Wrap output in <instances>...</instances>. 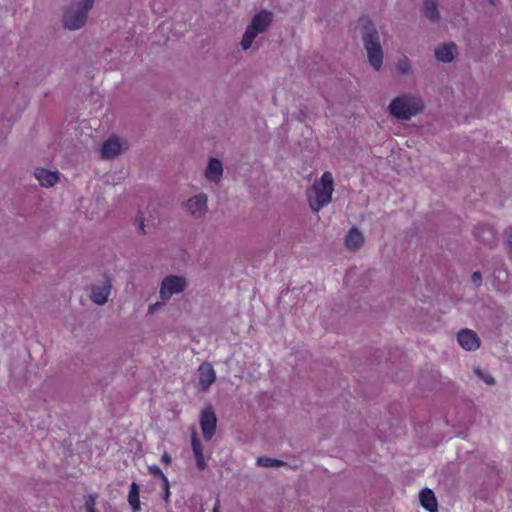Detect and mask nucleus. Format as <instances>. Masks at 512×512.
<instances>
[{"label": "nucleus", "instance_id": "f257e3e1", "mask_svg": "<svg viewBox=\"0 0 512 512\" xmlns=\"http://www.w3.org/2000/svg\"><path fill=\"white\" fill-rule=\"evenodd\" d=\"M424 100L417 93L404 92L394 97L388 105L391 116L398 120L409 121L424 110Z\"/></svg>", "mask_w": 512, "mask_h": 512}, {"label": "nucleus", "instance_id": "f03ea898", "mask_svg": "<svg viewBox=\"0 0 512 512\" xmlns=\"http://www.w3.org/2000/svg\"><path fill=\"white\" fill-rule=\"evenodd\" d=\"M333 190V176L330 172H324L320 180L315 181L307 190V198L311 209L317 212L329 204L331 202Z\"/></svg>", "mask_w": 512, "mask_h": 512}, {"label": "nucleus", "instance_id": "7ed1b4c3", "mask_svg": "<svg viewBox=\"0 0 512 512\" xmlns=\"http://www.w3.org/2000/svg\"><path fill=\"white\" fill-rule=\"evenodd\" d=\"M363 44L369 64L379 71L383 65V49L380 43V35L370 21L366 20L363 32Z\"/></svg>", "mask_w": 512, "mask_h": 512}, {"label": "nucleus", "instance_id": "20e7f679", "mask_svg": "<svg viewBox=\"0 0 512 512\" xmlns=\"http://www.w3.org/2000/svg\"><path fill=\"white\" fill-rule=\"evenodd\" d=\"M95 0H76L70 4L63 14V25L69 30L82 28L88 18V13Z\"/></svg>", "mask_w": 512, "mask_h": 512}, {"label": "nucleus", "instance_id": "39448f33", "mask_svg": "<svg viewBox=\"0 0 512 512\" xmlns=\"http://www.w3.org/2000/svg\"><path fill=\"white\" fill-rule=\"evenodd\" d=\"M272 20L273 14L267 10L255 14L243 35L241 41L242 49L248 50L252 46L254 39L266 31Z\"/></svg>", "mask_w": 512, "mask_h": 512}, {"label": "nucleus", "instance_id": "423d86ee", "mask_svg": "<svg viewBox=\"0 0 512 512\" xmlns=\"http://www.w3.org/2000/svg\"><path fill=\"white\" fill-rule=\"evenodd\" d=\"M187 286L186 278L183 276L169 275L166 276L160 286V298L163 301L170 299L175 294L182 293Z\"/></svg>", "mask_w": 512, "mask_h": 512}, {"label": "nucleus", "instance_id": "0eeeda50", "mask_svg": "<svg viewBox=\"0 0 512 512\" xmlns=\"http://www.w3.org/2000/svg\"><path fill=\"white\" fill-rule=\"evenodd\" d=\"M185 211L194 219L204 217L208 211V197L200 192L190 197L184 205Z\"/></svg>", "mask_w": 512, "mask_h": 512}, {"label": "nucleus", "instance_id": "6e6552de", "mask_svg": "<svg viewBox=\"0 0 512 512\" xmlns=\"http://www.w3.org/2000/svg\"><path fill=\"white\" fill-rule=\"evenodd\" d=\"M128 149L127 142L117 136L109 137L101 147V156L104 159H111Z\"/></svg>", "mask_w": 512, "mask_h": 512}, {"label": "nucleus", "instance_id": "1a4fd4ad", "mask_svg": "<svg viewBox=\"0 0 512 512\" xmlns=\"http://www.w3.org/2000/svg\"><path fill=\"white\" fill-rule=\"evenodd\" d=\"M217 419L211 407H206L200 416V425L206 439H211L216 429Z\"/></svg>", "mask_w": 512, "mask_h": 512}, {"label": "nucleus", "instance_id": "9d476101", "mask_svg": "<svg viewBox=\"0 0 512 512\" xmlns=\"http://www.w3.org/2000/svg\"><path fill=\"white\" fill-rule=\"evenodd\" d=\"M459 345L467 351H475L480 346L478 335L469 329L460 331L457 335Z\"/></svg>", "mask_w": 512, "mask_h": 512}, {"label": "nucleus", "instance_id": "9b49d317", "mask_svg": "<svg viewBox=\"0 0 512 512\" xmlns=\"http://www.w3.org/2000/svg\"><path fill=\"white\" fill-rule=\"evenodd\" d=\"M223 175L222 162L217 158H210L208 165L205 169V178L209 182H220Z\"/></svg>", "mask_w": 512, "mask_h": 512}, {"label": "nucleus", "instance_id": "f8f14e48", "mask_svg": "<svg viewBox=\"0 0 512 512\" xmlns=\"http://www.w3.org/2000/svg\"><path fill=\"white\" fill-rule=\"evenodd\" d=\"M199 385L203 390H207L215 381L216 374L211 364L203 363L199 369Z\"/></svg>", "mask_w": 512, "mask_h": 512}, {"label": "nucleus", "instance_id": "ddd939ff", "mask_svg": "<svg viewBox=\"0 0 512 512\" xmlns=\"http://www.w3.org/2000/svg\"><path fill=\"white\" fill-rule=\"evenodd\" d=\"M419 500L421 506L428 512H438V502L435 493L429 489L424 488L419 493Z\"/></svg>", "mask_w": 512, "mask_h": 512}, {"label": "nucleus", "instance_id": "4468645a", "mask_svg": "<svg viewBox=\"0 0 512 512\" xmlns=\"http://www.w3.org/2000/svg\"><path fill=\"white\" fill-rule=\"evenodd\" d=\"M34 175L42 186L52 187L59 180L57 171H51L44 168H36Z\"/></svg>", "mask_w": 512, "mask_h": 512}, {"label": "nucleus", "instance_id": "2eb2a0df", "mask_svg": "<svg viewBox=\"0 0 512 512\" xmlns=\"http://www.w3.org/2000/svg\"><path fill=\"white\" fill-rule=\"evenodd\" d=\"M110 292L109 282H105L102 286H94L91 291V300L97 305H103L107 302Z\"/></svg>", "mask_w": 512, "mask_h": 512}, {"label": "nucleus", "instance_id": "dca6fc26", "mask_svg": "<svg viewBox=\"0 0 512 512\" xmlns=\"http://www.w3.org/2000/svg\"><path fill=\"white\" fill-rule=\"evenodd\" d=\"M457 54V47L453 43L443 44L435 49V56L441 62H451Z\"/></svg>", "mask_w": 512, "mask_h": 512}, {"label": "nucleus", "instance_id": "f3484780", "mask_svg": "<svg viewBox=\"0 0 512 512\" xmlns=\"http://www.w3.org/2000/svg\"><path fill=\"white\" fill-rule=\"evenodd\" d=\"M345 244L348 249H359L364 244V236L362 232L355 227L351 228L346 236Z\"/></svg>", "mask_w": 512, "mask_h": 512}, {"label": "nucleus", "instance_id": "a211bd4d", "mask_svg": "<svg viewBox=\"0 0 512 512\" xmlns=\"http://www.w3.org/2000/svg\"><path fill=\"white\" fill-rule=\"evenodd\" d=\"M475 236L486 245H493L496 241L495 231L488 225L477 227Z\"/></svg>", "mask_w": 512, "mask_h": 512}, {"label": "nucleus", "instance_id": "6ab92c4d", "mask_svg": "<svg viewBox=\"0 0 512 512\" xmlns=\"http://www.w3.org/2000/svg\"><path fill=\"white\" fill-rule=\"evenodd\" d=\"M128 503L134 512L141 510L140 487L136 482H132L128 493Z\"/></svg>", "mask_w": 512, "mask_h": 512}, {"label": "nucleus", "instance_id": "aec40b11", "mask_svg": "<svg viewBox=\"0 0 512 512\" xmlns=\"http://www.w3.org/2000/svg\"><path fill=\"white\" fill-rule=\"evenodd\" d=\"M395 67L400 75H409L412 72V62L406 55L397 57Z\"/></svg>", "mask_w": 512, "mask_h": 512}, {"label": "nucleus", "instance_id": "412c9836", "mask_svg": "<svg viewBox=\"0 0 512 512\" xmlns=\"http://www.w3.org/2000/svg\"><path fill=\"white\" fill-rule=\"evenodd\" d=\"M423 11L425 16L431 21H437L439 19L436 0H424Z\"/></svg>", "mask_w": 512, "mask_h": 512}, {"label": "nucleus", "instance_id": "4be33fe9", "mask_svg": "<svg viewBox=\"0 0 512 512\" xmlns=\"http://www.w3.org/2000/svg\"><path fill=\"white\" fill-rule=\"evenodd\" d=\"M283 464L284 463L281 460L269 457H259L257 459V465L262 467H278Z\"/></svg>", "mask_w": 512, "mask_h": 512}, {"label": "nucleus", "instance_id": "5701e85b", "mask_svg": "<svg viewBox=\"0 0 512 512\" xmlns=\"http://www.w3.org/2000/svg\"><path fill=\"white\" fill-rule=\"evenodd\" d=\"M194 451V458L196 461L197 468L202 471L206 468V461L203 454V450H193Z\"/></svg>", "mask_w": 512, "mask_h": 512}, {"label": "nucleus", "instance_id": "b1692460", "mask_svg": "<svg viewBox=\"0 0 512 512\" xmlns=\"http://www.w3.org/2000/svg\"><path fill=\"white\" fill-rule=\"evenodd\" d=\"M161 482H162V490H163L162 498L165 501V503L168 504L170 502V496H171L170 482H169L168 478H165Z\"/></svg>", "mask_w": 512, "mask_h": 512}, {"label": "nucleus", "instance_id": "393cba45", "mask_svg": "<svg viewBox=\"0 0 512 512\" xmlns=\"http://www.w3.org/2000/svg\"><path fill=\"white\" fill-rule=\"evenodd\" d=\"M97 498H98V494H89L85 498V510L86 511L96 510L95 505H96Z\"/></svg>", "mask_w": 512, "mask_h": 512}, {"label": "nucleus", "instance_id": "a878e982", "mask_svg": "<svg viewBox=\"0 0 512 512\" xmlns=\"http://www.w3.org/2000/svg\"><path fill=\"white\" fill-rule=\"evenodd\" d=\"M476 375L481 378L487 385H493L494 384V378L489 375L482 372L479 368L475 369Z\"/></svg>", "mask_w": 512, "mask_h": 512}, {"label": "nucleus", "instance_id": "bb28decb", "mask_svg": "<svg viewBox=\"0 0 512 512\" xmlns=\"http://www.w3.org/2000/svg\"><path fill=\"white\" fill-rule=\"evenodd\" d=\"M148 472L153 476L159 477L161 481L167 478L166 475L162 472V470L156 465L148 466Z\"/></svg>", "mask_w": 512, "mask_h": 512}, {"label": "nucleus", "instance_id": "cd10ccee", "mask_svg": "<svg viewBox=\"0 0 512 512\" xmlns=\"http://www.w3.org/2000/svg\"><path fill=\"white\" fill-rule=\"evenodd\" d=\"M472 282L475 286H480L482 283V276L480 272L476 271L472 274Z\"/></svg>", "mask_w": 512, "mask_h": 512}, {"label": "nucleus", "instance_id": "c85d7f7f", "mask_svg": "<svg viewBox=\"0 0 512 512\" xmlns=\"http://www.w3.org/2000/svg\"><path fill=\"white\" fill-rule=\"evenodd\" d=\"M164 305L163 302H156L149 306L148 313L154 314L157 310H159Z\"/></svg>", "mask_w": 512, "mask_h": 512}, {"label": "nucleus", "instance_id": "c756f323", "mask_svg": "<svg viewBox=\"0 0 512 512\" xmlns=\"http://www.w3.org/2000/svg\"><path fill=\"white\" fill-rule=\"evenodd\" d=\"M137 227H138V230L141 231L143 234L146 233L143 218L140 217L139 219H137Z\"/></svg>", "mask_w": 512, "mask_h": 512}, {"label": "nucleus", "instance_id": "7c9ffc66", "mask_svg": "<svg viewBox=\"0 0 512 512\" xmlns=\"http://www.w3.org/2000/svg\"><path fill=\"white\" fill-rule=\"evenodd\" d=\"M162 462H164L165 464H170L171 462V456L165 452L163 455H162Z\"/></svg>", "mask_w": 512, "mask_h": 512}, {"label": "nucleus", "instance_id": "2f4dec72", "mask_svg": "<svg viewBox=\"0 0 512 512\" xmlns=\"http://www.w3.org/2000/svg\"><path fill=\"white\" fill-rule=\"evenodd\" d=\"M199 446H200L199 441L197 440L195 435H193V437H192V448L196 449V448H199Z\"/></svg>", "mask_w": 512, "mask_h": 512}, {"label": "nucleus", "instance_id": "473e14b6", "mask_svg": "<svg viewBox=\"0 0 512 512\" xmlns=\"http://www.w3.org/2000/svg\"><path fill=\"white\" fill-rule=\"evenodd\" d=\"M213 512H220V500L219 499H217L214 504Z\"/></svg>", "mask_w": 512, "mask_h": 512}, {"label": "nucleus", "instance_id": "72a5a7b5", "mask_svg": "<svg viewBox=\"0 0 512 512\" xmlns=\"http://www.w3.org/2000/svg\"><path fill=\"white\" fill-rule=\"evenodd\" d=\"M508 242H509V244H510V246H511V248H512V235H511V236H509V238H508Z\"/></svg>", "mask_w": 512, "mask_h": 512}, {"label": "nucleus", "instance_id": "f704fd0d", "mask_svg": "<svg viewBox=\"0 0 512 512\" xmlns=\"http://www.w3.org/2000/svg\"><path fill=\"white\" fill-rule=\"evenodd\" d=\"M86 512H96V510L86 511Z\"/></svg>", "mask_w": 512, "mask_h": 512}]
</instances>
